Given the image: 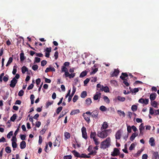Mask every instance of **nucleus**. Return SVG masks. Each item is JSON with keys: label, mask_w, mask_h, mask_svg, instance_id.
Segmentation results:
<instances>
[{"label": "nucleus", "mask_w": 159, "mask_h": 159, "mask_svg": "<svg viewBox=\"0 0 159 159\" xmlns=\"http://www.w3.org/2000/svg\"><path fill=\"white\" fill-rule=\"evenodd\" d=\"M101 132H98L97 135L98 137L104 139L107 137V136L111 132V129L101 130Z\"/></svg>", "instance_id": "1"}, {"label": "nucleus", "mask_w": 159, "mask_h": 159, "mask_svg": "<svg viewBox=\"0 0 159 159\" xmlns=\"http://www.w3.org/2000/svg\"><path fill=\"white\" fill-rule=\"evenodd\" d=\"M111 139L110 138H107L105 140L102 142L101 144V148L105 149L109 147L111 145Z\"/></svg>", "instance_id": "2"}, {"label": "nucleus", "mask_w": 159, "mask_h": 159, "mask_svg": "<svg viewBox=\"0 0 159 159\" xmlns=\"http://www.w3.org/2000/svg\"><path fill=\"white\" fill-rule=\"evenodd\" d=\"M81 132L82 137L85 139H87L88 135L86 132V129L85 127L83 126L81 128Z\"/></svg>", "instance_id": "3"}, {"label": "nucleus", "mask_w": 159, "mask_h": 159, "mask_svg": "<svg viewBox=\"0 0 159 159\" xmlns=\"http://www.w3.org/2000/svg\"><path fill=\"white\" fill-rule=\"evenodd\" d=\"M120 153L119 150L116 148H114L113 151L111 153V155L113 157L117 156L119 155Z\"/></svg>", "instance_id": "4"}, {"label": "nucleus", "mask_w": 159, "mask_h": 159, "mask_svg": "<svg viewBox=\"0 0 159 159\" xmlns=\"http://www.w3.org/2000/svg\"><path fill=\"white\" fill-rule=\"evenodd\" d=\"M120 71L118 69H114L113 71H111L110 75L111 77H117L119 74Z\"/></svg>", "instance_id": "5"}, {"label": "nucleus", "mask_w": 159, "mask_h": 159, "mask_svg": "<svg viewBox=\"0 0 159 159\" xmlns=\"http://www.w3.org/2000/svg\"><path fill=\"white\" fill-rule=\"evenodd\" d=\"M98 111L97 110H94L91 112V116L96 119H98Z\"/></svg>", "instance_id": "6"}, {"label": "nucleus", "mask_w": 159, "mask_h": 159, "mask_svg": "<svg viewBox=\"0 0 159 159\" xmlns=\"http://www.w3.org/2000/svg\"><path fill=\"white\" fill-rule=\"evenodd\" d=\"M18 80L16 79L15 78H13L12 79L11 81V83L10 84V87L13 88H14L16 84L17 83Z\"/></svg>", "instance_id": "7"}, {"label": "nucleus", "mask_w": 159, "mask_h": 159, "mask_svg": "<svg viewBox=\"0 0 159 159\" xmlns=\"http://www.w3.org/2000/svg\"><path fill=\"white\" fill-rule=\"evenodd\" d=\"M76 90V88L74 86H73V90L72 93H71V95H70V96L68 97V101L69 102L71 101L72 98L73 96L74 95L75 93V92Z\"/></svg>", "instance_id": "8"}, {"label": "nucleus", "mask_w": 159, "mask_h": 159, "mask_svg": "<svg viewBox=\"0 0 159 159\" xmlns=\"http://www.w3.org/2000/svg\"><path fill=\"white\" fill-rule=\"evenodd\" d=\"M65 73L64 75H65V76L66 77H69L70 79L73 78L75 75V73H71L70 74L68 71L65 72Z\"/></svg>", "instance_id": "9"}, {"label": "nucleus", "mask_w": 159, "mask_h": 159, "mask_svg": "<svg viewBox=\"0 0 159 159\" xmlns=\"http://www.w3.org/2000/svg\"><path fill=\"white\" fill-rule=\"evenodd\" d=\"M101 93L98 92H97L93 97V99L94 100L99 99L101 98Z\"/></svg>", "instance_id": "10"}, {"label": "nucleus", "mask_w": 159, "mask_h": 159, "mask_svg": "<svg viewBox=\"0 0 159 159\" xmlns=\"http://www.w3.org/2000/svg\"><path fill=\"white\" fill-rule=\"evenodd\" d=\"M108 127V125L107 124V123L106 121L104 122L102 125L101 130H106V129Z\"/></svg>", "instance_id": "11"}, {"label": "nucleus", "mask_w": 159, "mask_h": 159, "mask_svg": "<svg viewBox=\"0 0 159 159\" xmlns=\"http://www.w3.org/2000/svg\"><path fill=\"white\" fill-rule=\"evenodd\" d=\"M83 116L84 117V119L88 123H89L90 122L91 120L90 119V116H89L86 115L85 113H84L83 114Z\"/></svg>", "instance_id": "12"}, {"label": "nucleus", "mask_w": 159, "mask_h": 159, "mask_svg": "<svg viewBox=\"0 0 159 159\" xmlns=\"http://www.w3.org/2000/svg\"><path fill=\"white\" fill-rule=\"evenodd\" d=\"M121 136V131L120 130H118L115 134V137L116 139H120Z\"/></svg>", "instance_id": "13"}, {"label": "nucleus", "mask_w": 159, "mask_h": 159, "mask_svg": "<svg viewBox=\"0 0 159 159\" xmlns=\"http://www.w3.org/2000/svg\"><path fill=\"white\" fill-rule=\"evenodd\" d=\"M152 159H159V156L157 152H152Z\"/></svg>", "instance_id": "14"}, {"label": "nucleus", "mask_w": 159, "mask_h": 159, "mask_svg": "<svg viewBox=\"0 0 159 159\" xmlns=\"http://www.w3.org/2000/svg\"><path fill=\"white\" fill-rule=\"evenodd\" d=\"M157 96V94L155 93H152L150 95V98L151 101L154 100Z\"/></svg>", "instance_id": "15"}, {"label": "nucleus", "mask_w": 159, "mask_h": 159, "mask_svg": "<svg viewBox=\"0 0 159 159\" xmlns=\"http://www.w3.org/2000/svg\"><path fill=\"white\" fill-rule=\"evenodd\" d=\"M100 91H104L106 93H108L109 92V88L107 86H104L102 85L101 89H100Z\"/></svg>", "instance_id": "16"}, {"label": "nucleus", "mask_w": 159, "mask_h": 159, "mask_svg": "<svg viewBox=\"0 0 159 159\" xmlns=\"http://www.w3.org/2000/svg\"><path fill=\"white\" fill-rule=\"evenodd\" d=\"M149 143L151 146H155V140L153 137H151L150 139Z\"/></svg>", "instance_id": "17"}, {"label": "nucleus", "mask_w": 159, "mask_h": 159, "mask_svg": "<svg viewBox=\"0 0 159 159\" xmlns=\"http://www.w3.org/2000/svg\"><path fill=\"white\" fill-rule=\"evenodd\" d=\"M51 71L55 72V69L53 67H48L46 69L45 72L46 73H47Z\"/></svg>", "instance_id": "18"}, {"label": "nucleus", "mask_w": 159, "mask_h": 159, "mask_svg": "<svg viewBox=\"0 0 159 159\" xmlns=\"http://www.w3.org/2000/svg\"><path fill=\"white\" fill-rule=\"evenodd\" d=\"M26 146V143L25 141H22L20 144V147L21 149H23L25 148Z\"/></svg>", "instance_id": "19"}, {"label": "nucleus", "mask_w": 159, "mask_h": 159, "mask_svg": "<svg viewBox=\"0 0 159 159\" xmlns=\"http://www.w3.org/2000/svg\"><path fill=\"white\" fill-rule=\"evenodd\" d=\"M21 53L20 54V59L21 61H23L25 58L24 56V53L23 51H21Z\"/></svg>", "instance_id": "20"}, {"label": "nucleus", "mask_w": 159, "mask_h": 159, "mask_svg": "<svg viewBox=\"0 0 159 159\" xmlns=\"http://www.w3.org/2000/svg\"><path fill=\"white\" fill-rule=\"evenodd\" d=\"M85 104L87 106H89L91 104L92 102L90 98H88L85 100Z\"/></svg>", "instance_id": "21"}, {"label": "nucleus", "mask_w": 159, "mask_h": 159, "mask_svg": "<svg viewBox=\"0 0 159 159\" xmlns=\"http://www.w3.org/2000/svg\"><path fill=\"white\" fill-rule=\"evenodd\" d=\"M138 135V134L136 133H134L132 134L131 136L130 137V140L133 141L134 139V138Z\"/></svg>", "instance_id": "22"}, {"label": "nucleus", "mask_w": 159, "mask_h": 159, "mask_svg": "<svg viewBox=\"0 0 159 159\" xmlns=\"http://www.w3.org/2000/svg\"><path fill=\"white\" fill-rule=\"evenodd\" d=\"M21 71L23 74H24L26 72H29L28 69L25 66H24L21 68Z\"/></svg>", "instance_id": "23"}, {"label": "nucleus", "mask_w": 159, "mask_h": 159, "mask_svg": "<svg viewBox=\"0 0 159 159\" xmlns=\"http://www.w3.org/2000/svg\"><path fill=\"white\" fill-rule=\"evenodd\" d=\"M80 112V110L79 109H76L74 110L71 111L70 113V115H74L76 114H78Z\"/></svg>", "instance_id": "24"}, {"label": "nucleus", "mask_w": 159, "mask_h": 159, "mask_svg": "<svg viewBox=\"0 0 159 159\" xmlns=\"http://www.w3.org/2000/svg\"><path fill=\"white\" fill-rule=\"evenodd\" d=\"M72 152L74 155V156L75 157H80V154L78 152H77L76 150H73Z\"/></svg>", "instance_id": "25"}, {"label": "nucleus", "mask_w": 159, "mask_h": 159, "mask_svg": "<svg viewBox=\"0 0 159 159\" xmlns=\"http://www.w3.org/2000/svg\"><path fill=\"white\" fill-rule=\"evenodd\" d=\"M96 133L95 132H91L90 133V138L91 139H94L96 138Z\"/></svg>", "instance_id": "26"}, {"label": "nucleus", "mask_w": 159, "mask_h": 159, "mask_svg": "<svg viewBox=\"0 0 159 159\" xmlns=\"http://www.w3.org/2000/svg\"><path fill=\"white\" fill-rule=\"evenodd\" d=\"M117 99L120 101L123 102L125 101V97L118 96L117 97Z\"/></svg>", "instance_id": "27"}, {"label": "nucleus", "mask_w": 159, "mask_h": 159, "mask_svg": "<svg viewBox=\"0 0 159 159\" xmlns=\"http://www.w3.org/2000/svg\"><path fill=\"white\" fill-rule=\"evenodd\" d=\"M143 151V149H141V150H139L138 151L137 153L135 154L134 155V157H138L141 154L142 152Z\"/></svg>", "instance_id": "28"}, {"label": "nucleus", "mask_w": 159, "mask_h": 159, "mask_svg": "<svg viewBox=\"0 0 159 159\" xmlns=\"http://www.w3.org/2000/svg\"><path fill=\"white\" fill-rule=\"evenodd\" d=\"M60 145V142H59L58 140H57L56 138L55 141L54 142V147H56L57 146H59Z\"/></svg>", "instance_id": "29"}, {"label": "nucleus", "mask_w": 159, "mask_h": 159, "mask_svg": "<svg viewBox=\"0 0 159 159\" xmlns=\"http://www.w3.org/2000/svg\"><path fill=\"white\" fill-rule=\"evenodd\" d=\"M87 95V92L86 91H83L81 94L80 96L82 98H85Z\"/></svg>", "instance_id": "30"}, {"label": "nucleus", "mask_w": 159, "mask_h": 159, "mask_svg": "<svg viewBox=\"0 0 159 159\" xmlns=\"http://www.w3.org/2000/svg\"><path fill=\"white\" fill-rule=\"evenodd\" d=\"M67 111H66L63 110L61 112V113L60 114L59 116L58 117V119H59L63 117L65 115L66 113H67Z\"/></svg>", "instance_id": "31"}, {"label": "nucleus", "mask_w": 159, "mask_h": 159, "mask_svg": "<svg viewBox=\"0 0 159 159\" xmlns=\"http://www.w3.org/2000/svg\"><path fill=\"white\" fill-rule=\"evenodd\" d=\"M103 99L108 104L109 103L110 100L107 96H104L103 98Z\"/></svg>", "instance_id": "32"}, {"label": "nucleus", "mask_w": 159, "mask_h": 159, "mask_svg": "<svg viewBox=\"0 0 159 159\" xmlns=\"http://www.w3.org/2000/svg\"><path fill=\"white\" fill-rule=\"evenodd\" d=\"M64 136L66 139H69L70 138V133L68 132H65L64 133Z\"/></svg>", "instance_id": "33"}, {"label": "nucleus", "mask_w": 159, "mask_h": 159, "mask_svg": "<svg viewBox=\"0 0 159 159\" xmlns=\"http://www.w3.org/2000/svg\"><path fill=\"white\" fill-rule=\"evenodd\" d=\"M17 117V115L16 114H14L10 118V120L12 121H14L15 120H16V118Z\"/></svg>", "instance_id": "34"}, {"label": "nucleus", "mask_w": 159, "mask_h": 159, "mask_svg": "<svg viewBox=\"0 0 159 159\" xmlns=\"http://www.w3.org/2000/svg\"><path fill=\"white\" fill-rule=\"evenodd\" d=\"M17 67L16 65L14 66H13V70L12 72V73L13 75H15L16 74L17 72Z\"/></svg>", "instance_id": "35"}, {"label": "nucleus", "mask_w": 159, "mask_h": 159, "mask_svg": "<svg viewBox=\"0 0 159 159\" xmlns=\"http://www.w3.org/2000/svg\"><path fill=\"white\" fill-rule=\"evenodd\" d=\"M99 109L102 111H106L107 110V108L104 106H101L99 108Z\"/></svg>", "instance_id": "36"}, {"label": "nucleus", "mask_w": 159, "mask_h": 159, "mask_svg": "<svg viewBox=\"0 0 159 159\" xmlns=\"http://www.w3.org/2000/svg\"><path fill=\"white\" fill-rule=\"evenodd\" d=\"M130 91L132 93H136L139 91V89L138 88H135L133 89H131Z\"/></svg>", "instance_id": "37"}, {"label": "nucleus", "mask_w": 159, "mask_h": 159, "mask_svg": "<svg viewBox=\"0 0 159 159\" xmlns=\"http://www.w3.org/2000/svg\"><path fill=\"white\" fill-rule=\"evenodd\" d=\"M13 60V58L12 57H10L9 59V60L8 61L7 64L6 65V66H8L12 62Z\"/></svg>", "instance_id": "38"}, {"label": "nucleus", "mask_w": 159, "mask_h": 159, "mask_svg": "<svg viewBox=\"0 0 159 159\" xmlns=\"http://www.w3.org/2000/svg\"><path fill=\"white\" fill-rule=\"evenodd\" d=\"M137 108L138 107L137 106L135 105H133L131 107V109L133 111H134L137 110Z\"/></svg>", "instance_id": "39"}, {"label": "nucleus", "mask_w": 159, "mask_h": 159, "mask_svg": "<svg viewBox=\"0 0 159 159\" xmlns=\"http://www.w3.org/2000/svg\"><path fill=\"white\" fill-rule=\"evenodd\" d=\"M62 107H59L56 110V113L57 114H59L60 112L61 111L62 109Z\"/></svg>", "instance_id": "40"}, {"label": "nucleus", "mask_w": 159, "mask_h": 159, "mask_svg": "<svg viewBox=\"0 0 159 159\" xmlns=\"http://www.w3.org/2000/svg\"><path fill=\"white\" fill-rule=\"evenodd\" d=\"M93 141L94 142V143L96 145H98L100 143V142L98 141V139L97 138H96L94 139H93Z\"/></svg>", "instance_id": "41"}, {"label": "nucleus", "mask_w": 159, "mask_h": 159, "mask_svg": "<svg viewBox=\"0 0 159 159\" xmlns=\"http://www.w3.org/2000/svg\"><path fill=\"white\" fill-rule=\"evenodd\" d=\"M87 75V72L86 71L82 72L80 75V77H83Z\"/></svg>", "instance_id": "42"}, {"label": "nucleus", "mask_w": 159, "mask_h": 159, "mask_svg": "<svg viewBox=\"0 0 159 159\" xmlns=\"http://www.w3.org/2000/svg\"><path fill=\"white\" fill-rule=\"evenodd\" d=\"M5 151L8 153H10L11 152V148L9 147H7L5 148Z\"/></svg>", "instance_id": "43"}, {"label": "nucleus", "mask_w": 159, "mask_h": 159, "mask_svg": "<svg viewBox=\"0 0 159 159\" xmlns=\"http://www.w3.org/2000/svg\"><path fill=\"white\" fill-rule=\"evenodd\" d=\"M13 131H10L7 135V138L9 139L11 138V136L13 135Z\"/></svg>", "instance_id": "44"}, {"label": "nucleus", "mask_w": 159, "mask_h": 159, "mask_svg": "<svg viewBox=\"0 0 159 159\" xmlns=\"http://www.w3.org/2000/svg\"><path fill=\"white\" fill-rule=\"evenodd\" d=\"M41 60V59L40 58L38 57H35L34 58V64H35V63H39V62Z\"/></svg>", "instance_id": "45"}, {"label": "nucleus", "mask_w": 159, "mask_h": 159, "mask_svg": "<svg viewBox=\"0 0 159 159\" xmlns=\"http://www.w3.org/2000/svg\"><path fill=\"white\" fill-rule=\"evenodd\" d=\"M135 145L134 143H132L129 148V149L130 151L133 150L135 148Z\"/></svg>", "instance_id": "46"}, {"label": "nucleus", "mask_w": 159, "mask_h": 159, "mask_svg": "<svg viewBox=\"0 0 159 159\" xmlns=\"http://www.w3.org/2000/svg\"><path fill=\"white\" fill-rule=\"evenodd\" d=\"M79 97L78 95H75L74 96L73 98V101L74 102H76L77 100L78 99Z\"/></svg>", "instance_id": "47"}, {"label": "nucleus", "mask_w": 159, "mask_h": 159, "mask_svg": "<svg viewBox=\"0 0 159 159\" xmlns=\"http://www.w3.org/2000/svg\"><path fill=\"white\" fill-rule=\"evenodd\" d=\"M8 80V76L7 75H6L3 77V80L6 82Z\"/></svg>", "instance_id": "48"}, {"label": "nucleus", "mask_w": 159, "mask_h": 159, "mask_svg": "<svg viewBox=\"0 0 159 159\" xmlns=\"http://www.w3.org/2000/svg\"><path fill=\"white\" fill-rule=\"evenodd\" d=\"M24 91L22 90H21L18 93V96L21 97L24 94Z\"/></svg>", "instance_id": "49"}, {"label": "nucleus", "mask_w": 159, "mask_h": 159, "mask_svg": "<svg viewBox=\"0 0 159 159\" xmlns=\"http://www.w3.org/2000/svg\"><path fill=\"white\" fill-rule=\"evenodd\" d=\"M38 68V66L37 65H34L32 67V69L34 70H37Z\"/></svg>", "instance_id": "50"}, {"label": "nucleus", "mask_w": 159, "mask_h": 159, "mask_svg": "<svg viewBox=\"0 0 159 159\" xmlns=\"http://www.w3.org/2000/svg\"><path fill=\"white\" fill-rule=\"evenodd\" d=\"M68 71V69L66 67H65V66H62V68H61V71L62 72H66Z\"/></svg>", "instance_id": "51"}, {"label": "nucleus", "mask_w": 159, "mask_h": 159, "mask_svg": "<svg viewBox=\"0 0 159 159\" xmlns=\"http://www.w3.org/2000/svg\"><path fill=\"white\" fill-rule=\"evenodd\" d=\"M151 105L154 107L156 108L157 107V103L156 101H153Z\"/></svg>", "instance_id": "52"}, {"label": "nucleus", "mask_w": 159, "mask_h": 159, "mask_svg": "<svg viewBox=\"0 0 159 159\" xmlns=\"http://www.w3.org/2000/svg\"><path fill=\"white\" fill-rule=\"evenodd\" d=\"M131 127L130 125H128L127 126V130L128 132L129 133H130L131 132Z\"/></svg>", "instance_id": "53"}, {"label": "nucleus", "mask_w": 159, "mask_h": 159, "mask_svg": "<svg viewBox=\"0 0 159 159\" xmlns=\"http://www.w3.org/2000/svg\"><path fill=\"white\" fill-rule=\"evenodd\" d=\"M72 156L71 155L65 156L64 157V159H71Z\"/></svg>", "instance_id": "54"}, {"label": "nucleus", "mask_w": 159, "mask_h": 159, "mask_svg": "<svg viewBox=\"0 0 159 159\" xmlns=\"http://www.w3.org/2000/svg\"><path fill=\"white\" fill-rule=\"evenodd\" d=\"M47 61L45 60H43L41 62V65L42 66H44L46 64Z\"/></svg>", "instance_id": "55"}, {"label": "nucleus", "mask_w": 159, "mask_h": 159, "mask_svg": "<svg viewBox=\"0 0 159 159\" xmlns=\"http://www.w3.org/2000/svg\"><path fill=\"white\" fill-rule=\"evenodd\" d=\"M58 52L57 51H56L54 53V56L55 57V60H57L58 57Z\"/></svg>", "instance_id": "56"}, {"label": "nucleus", "mask_w": 159, "mask_h": 159, "mask_svg": "<svg viewBox=\"0 0 159 159\" xmlns=\"http://www.w3.org/2000/svg\"><path fill=\"white\" fill-rule=\"evenodd\" d=\"M149 113L151 115H153L154 113L153 109L151 107H150Z\"/></svg>", "instance_id": "57"}, {"label": "nucleus", "mask_w": 159, "mask_h": 159, "mask_svg": "<svg viewBox=\"0 0 159 159\" xmlns=\"http://www.w3.org/2000/svg\"><path fill=\"white\" fill-rule=\"evenodd\" d=\"M11 140L12 142H16L17 140L16 136H15V135H14V136H13L12 137Z\"/></svg>", "instance_id": "58"}, {"label": "nucleus", "mask_w": 159, "mask_h": 159, "mask_svg": "<svg viewBox=\"0 0 159 159\" xmlns=\"http://www.w3.org/2000/svg\"><path fill=\"white\" fill-rule=\"evenodd\" d=\"M44 78L45 79V81L46 83H50L51 82V81L50 79L46 78L44 77Z\"/></svg>", "instance_id": "59"}, {"label": "nucleus", "mask_w": 159, "mask_h": 159, "mask_svg": "<svg viewBox=\"0 0 159 159\" xmlns=\"http://www.w3.org/2000/svg\"><path fill=\"white\" fill-rule=\"evenodd\" d=\"M20 138L22 140H25V138H26V135L25 134H20Z\"/></svg>", "instance_id": "60"}, {"label": "nucleus", "mask_w": 159, "mask_h": 159, "mask_svg": "<svg viewBox=\"0 0 159 159\" xmlns=\"http://www.w3.org/2000/svg\"><path fill=\"white\" fill-rule=\"evenodd\" d=\"M43 141L42 137L41 136L39 137V144H41Z\"/></svg>", "instance_id": "61"}, {"label": "nucleus", "mask_w": 159, "mask_h": 159, "mask_svg": "<svg viewBox=\"0 0 159 159\" xmlns=\"http://www.w3.org/2000/svg\"><path fill=\"white\" fill-rule=\"evenodd\" d=\"M89 157L88 156L84 154H82L81 155H80V158H88Z\"/></svg>", "instance_id": "62"}, {"label": "nucleus", "mask_w": 159, "mask_h": 159, "mask_svg": "<svg viewBox=\"0 0 159 159\" xmlns=\"http://www.w3.org/2000/svg\"><path fill=\"white\" fill-rule=\"evenodd\" d=\"M34 86L33 84H31L28 87L27 89L29 90L32 89Z\"/></svg>", "instance_id": "63"}, {"label": "nucleus", "mask_w": 159, "mask_h": 159, "mask_svg": "<svg viewBox=\"0 0 159 159\" xmlns=\"http://www.w3.org/2000/svg\"><path fill=\"white\" fill-rule=\"evenodd\" d=\"M148 157V156L147 154H144L142 156V159H147Z\"/></svg>", "instance_id": "64"}]
</instances>
